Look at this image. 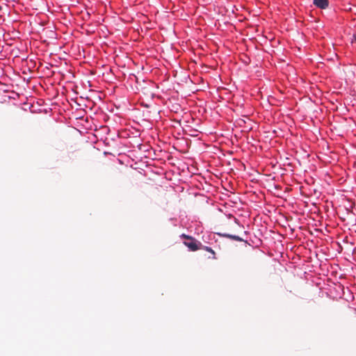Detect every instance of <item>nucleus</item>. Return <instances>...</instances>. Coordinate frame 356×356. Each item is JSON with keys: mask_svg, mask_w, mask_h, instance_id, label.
<instances>
[{"mask_svg": "<svg viewBox=\"0 0 356 356\" xmlns=\"http://www.w3.org/2000/svg\"><path fill=\"white\" fill-rule=\"evenodd\" d=\"M184 244L191 251H196L201 249L200 245L202 246V243L197 241L194 238H193V239H190L189 242L184 241Z\"/></svg>", "mask_w": 356, "mask_h": 356, "instance_id": "f257e3e1", "label": "nucleus"}, {"mask_svg": "<svg viewBox=\"0 0 356 356\" xmlns=\"http://www.w3.org/2000/svg\"><path fill=\"white\" fill-rule=\"evenodd\" d=\"M313 3L320 9H326L329 6L328 0H314Z\"/></svg>", "mask_w": 356, "mask_h": 356, "instance_id": "f03ea898", "label": "nucleus"}, {"mask_svg": "<svg viewBox=\"0 0 356 356\" xmlns=\"http://www.w3.org/2000/svg\"><path fill=\"white\" fill-rule=\"evenodd\" d=\"M38 69V68H24V70H22L23 68H19V70L21 71H22V74H31L32 76L35 75V71Z\"/></svg>", "mask_w": 356, "mask_h": 356, "instance_id": "7ed1b4c3", "label": "nucleus"}, {"mask_svg": "<svg viewBox=\"0 0 356 356\" xmlns=\"http://www.w3.org/2000/svg\"><path fill=\"white\" fill-rule=\"evenodd\" d=\"M222 236L226 238H230V239H232V240H234L236 241H244L243 238H242L240 236H236V235H232V234H223Z\"/></svg>", "mask_w": 356, "mask_h": 356, "instance_id": "20e7f679", "label": "nucleus"}, {"mask_svg": "<svg viewBox=\"0 0 356 356\" xmlns=\"http://www.w3.org/2000/svg\"><path fill=\"white\" fill-rule=\"evenodd\" d=\"M200 247L201 248V249H204L206 251H208V252H211L212 254V255H213L211 258L212 259H216V257H215L216 253H215V252L211 248L207 247V246H204L202 245V246L200 245Z\"/></svg>", "mask_w": 356, "mask_h": 356, "instance_id": "39448f33", "label": "nucleus"}, {"mask_svg": "<svg viewBox=\"0 0 356 356\" xmlns=\"http://www.w3.org/2000/svg\"><path fill=\"white\" fill-rule=\"evenodd\" d=\"M108 70L107 72H106L107 76H108V75L110 74H115V72H113V69L112 68H106ZM102 76H105V72H102Z\"/></svg>", "mask_w": 356, "mask_h": 356, "instance_id": "423d86ee", "label": "nucleus"}, {"mask_svg": "<svg viewBox=\"0 0 356 356\" xmlns=\"http://www.w3.org/2000/svg\"><path fill=\"white\" fill-rule=\"evenodd\" d=\"M181 237L184 238H186V239H188V240L193 239V237H192L191 236H188V235H186L185 234H181Z\"/></svg>", "mask_w": 356, "mask_h": 356, "instance_id": "0eeeda50", "label": "nucleus"}, {"mask_svg": "<svg viewBox=\"0 0 356 356\" xmlns=\"http://www.w3.org/2000/svg\"><path fill=\"white\" fill-rule=\"evenodd\" d=\"M129 78L130 79H134V78L136 79V81L138 82V78L135 74H129Z\"/></svg>", "mask_w": 356, "mask_h": 356, "instance_id": "6e6552de", "label": "nucleus"}, {"mask_svg": "<svg viewBox=\"0 0 356 356\" xmlns=\"http://www.w3.org/2000/svg\"><path fill=\"white\" fill-rule=\"evenodd\" d=\"M88 71H89L90 74H91V75H95L97 74L96 71L94 70H90Z\"/></svg>", "mask_w": 356, "mask_h": 356, "instance_id": "1a4fd4ad", "label": "nucleus"}, {"mask_svg": "<svg viewBox=\"0 0 356 356\" xmlns=\"http://www.w3.org/2000/svg\"><path fill=\"white\" fill-rule=\"evenodd\" d=\"M352 43L356 44V34L353 35V40L352 41Z\"/></svg>", "mask_w": 356, "mask_h": 356, "instance_id": "9d476101", "label": "nucleus"}, {"mask_svg": "<svg viewBox=\"0 0 356 356\" xmlns=\"http://www.w3.org/2000/svg\"><path fill=\"white\" fill-rule=\"evenodd\" d=\"M2 70H3V68H1V67H0V70H1V71H2Z\"/></svg>", "mask_w": 356, "mask_h": 356, "instance_id": "9b49d317", "label": "nucleus"}]
</instances>
